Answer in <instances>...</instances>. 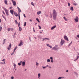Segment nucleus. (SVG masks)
Returning <instances> with one entry per match:
<instances>
[{"label":"nucleus","instance_id":"1","mask_svg":"<svg viewBox=\"0 0 79 79\" xmlns=\"http://www.w3.org/2000/svg\"><path fill=\"white\" fill-rule=\"evenodd\" d=\"M57 13L56 12L55 10H54L53 11V18L54 20H56V15Z\"/></svg>","mask_w":79,"mask_h":79},{"label":"nucleus","instance_id":"2","mask_svg":"<svg viewBox=\"0 0 79 79\" xmlns=\"http://www.w3.org/2000/svg\"><path fill=\"white\" fill-rule=\"evenodd\" d=\"M2 8L4 10H5V11L6 12V15H7V16H8L9 14H8V10L6 9V8L3 7H2Z\"/></svg>","mask_w":79,"mask_h":79},{"label":"nucleus","instance_id":"3","mask_svg":"<svg viewBox=\"0 0 79 79\" xmlns=\"http://www.w3.org/2000/svg\"><path fill=\"white\" fill-rule=\"evenodd\" d=\"M57 46H58V45H56L55 46V47H53L52 50H54L55 51H56V50H57V48H56Z\"/></svg>","mask_w":79,"mask_h":79},{"label":"nucleus","instance_id":"4","mask_svg":"<svg viewBox=\"0 0 79 79\" xmlns=\"http://www.w3.org/2000/svg\"><path fill=\"white\" fill-rule=\"evenodd\" d=\"M64 43V40H63L61 39V41H60V45H62Z\"/></svg>","mask_w":79,"mask_h":79},{"label":"nucleus","instance_id":"5","mask_svg":"<svg viewBox=\"0 0 79 79\" xmlns=\"http://www.w3.org/2000/svg\"><path fill=\"white\" fill-rule=\"evenodd\" d=\"M78 19H79L78 17H77V16L76 17V18L74 19V20H75L76 23L78 22Z\"/></svg>","mask_w":79,"mask_h":79},{"label":"nucleus","instance_id":"6","mask_svg":"<svg viewBox=\"0 0 79 79\" xmlns=\"http://www.w3.org/2000/svg\"><path fill=\"white\" fill-rule=\"evenodd\" d=\"M64 39H65V40H67V41H69V40L68 39V37H67V36L64 35Z\"/></svg>","mask_w":79,"mask_h":79},{"label":"nucleus","instance_id":"7","mask_svg":"<svg viewBox=\"0 0 79 79\" xmlns=\"http://www.w3.org/2000/svg\"><path fill=\"white\" fill-rule=\"evenodd\" d=\"M11 44H10L9 46L7 48V49L8 50H10V49H11Z\"/></svg>","mask_w":79,"mask_h":79},{"label":"nucleus","instance_id":"8","mask_svg":"<svg viewBox=\"0 0 79 79\" xmlns=\"http://www.w3.org/2000/svg\"><path fill=\"white\" fill-rule=\"evenodd\" d=\"M5 59H4L2 60V61H3L4 63L1 62L0 63V64H6L5 62Z\"/></svg>","mask_w":79,"mask_h":79},{"label":"nucleus","instance_id":"9","mask_svg":"<svg viewBox=\"0 0 79 79\" xmlns=\"http://www.w3.org/2000/svg\"><path fill=\"white\" fill-rule=\"evenodd\" d=\"M21 45H23V41H22V40L20 41V43L19 46H21Z\"/></svg>","mask_w":79,"mask_h":79},{"label":"nucleus","instance_id":"10","mask_svg":"<svg viewBox=\"0 0 79 79\" xmlns=\"http://www.w3.org/2000/svg\"><path fill=\"white\" fill-rule=\"evenodd\" d=\"M10 13L12 15H13V14L14 13V11H13V10H10Z\"/></svg>","mask_w":79,"mask_h":79},{"label":"nucleus","instance_id":"11","mask_svg":"<svg viewBox=\"0 0 79 79\" xmlns=\"http://www.w3.org/2000/svg\"><path fill=\"white\" fill-rule=\"evenodd\" d=\"M50 59H51V63H53V57H50Z\"/></svg>","mask_w":79,"mask_h":79},{"label":"nucleus","instance_id":"12","mask_svg":"<svg viewBox=\"0 0 79 79\" xmlns=\"http://www.w3.org/2000/svg\"><path fill=\"white\" fill-rule=\"evenodd\" d=\"M46 45L48 46V47H50L51 48H52V46L50 45V44H47Z\"/></svg>","mask_w":79,"mask_h":79},{"label":"nucleus","instance_id":"13","mask_svg":"<svg viewBox=\"0 0 79 79\" xmlns=\"http://www.w3.org/2000/svg\"><path fill=\"white\" fill-rule=\"evenodd\" d=\"M56 27V26H54L53 27H52L51 28V30H53V29H55Z\"/></svg>","mask_w":79,"mask_h":79},{"label":"nucleus","instance_id":"14","mask_svg":"<svg viewBox=\"0 0 79 79\" xmlns=\"http://www.w3.org/2000/svg\"><path fill=\"white\" fill-rule=\"evenodd\" d=\"M14 15L15 16H16V17L18 16V14H17V13H16V12H14Z\"/></svg>","mask_w":79,"mask_h":79},{"label":"nucleus","instance_id":"15","mask_svg":"<svg viewBox=\"0 0 79 79\" xmlns=\"http://www.w3.org/2000/svg\"><path fill=\"white\" fill-rule=\"evenodd\" d=\"M25 65V62L23 61L22 62V66H24Z\"/></svg>","mask_w":79,"mask_h":79},{"label":"nucleus","instance_id":"16","mask_svg":"<svg viewBox=\"0 0 79 79\" xmlns=\"http://www.w3.org/2000/svg\"><path fill=\"white\" fill-rule=\"evenodd\" d=\"M13 4L14 6H15L16 5V2L15 1H13Z\"/></svg>","mask_w":79,"mask_h":79},{"label":"nucleus","instance_id":"17","mask_svg":"<svg viewBox=\"0 0 79 79\" xmlns=\"http://www.w3.org/2000/svg\"><path fill=\"white\" fill-rule=\"evenodd\" d=\"M8 2V1L6 0H4V3L6 5H8V4L7 3V2Z\"/></svg>","mask_w":79,"mask_h":79},{"label":"nucleus","instance_id":"18","mask_svg":"<svg viewBox=\"0 0 79 79\" xmlns=\"http://www.w3.org/2000/svg\"><path fill=\"white\" fill-rule=\"evenodd\" d=\"M42 13V12L41 11H39V12H37V15H40V14H41V13Z\"/></svg>","mask_w":79,"mask_h":79},{"label":"nucleus","instance_id":"19","mask_svg":"<svg viewBox=\"0 0 79 79\" xmlns=\"http://www.w3.org/2000/svg\"><path fill=\"white\" fill-rule=\"evenodd\" d=\"M70 10H71L72 11H73L74 10L73 7L71 6L70 7Z\"/></svg>","mask_w":79,"mask_h":79},{"label":"nucleus","instance_id":"20","mask_svg":"<svg viewBox=\"0 0 79 79\" xmlns=\"http://www.w3.org/2000/svg\"><path fill=\"white\" fill-rule=\"evenodd\" d=\"M40 73H39L38 74V79H40Z\"/></svg>","mask_w":79,"mask_h":79},{"label":"nucleus","instance_id":"21","mask_svg":"<svg viewBox=\"0 0 79 79\" xmlns=\"http://www.w3.org/2000/svg\"><path fill=\"white\" fill-rule=\"evenodd\" d=\"M6 41V39H4V40H3V44H5V42Z\"/></svg>","mask_w":79,"mask_h":79},{"label":"nucleus","instance_id":"22","mask_svg":"<svg viewBox=\"0 0 79 79\" xmlns=\"http://www.w3.org/2000/svg\"><path fill=\"white\" fill-rule=\"evenodd\" d=\"M22 30V28L21 27H19V31L21 32Z\"/></svg>","mask_w":79,"mask_h":79},{"label":"nucleus","instance_id":"23","mask_svg":"<svg viewBox=\"0 0 79 79\" xmlns=\"http://www.w3.org/2000/svg\"><path fill=\"white\" fill-rule=\"evenodd\" d=\"M22 63V61H21L20 63H18V65L19 66H20L21 65V63Z\"/></svg>","mask_w":79,"mask_h":79},{"label":"nucleus","instance_id":"24","mask_svg":"<svg viewBox=\"0 0 79 79\" xmlns=\"http://www.w3.org/2000/svg\"><path fill=\"white\" fill-rule=\"evenodd\" d=\"M64 20H65L66 21H68V20H67V19L66 18H65V17H64Z\"/></svg>","mask_w":79,"mask_h":79},{"label":"nucleus","instance_id":"25","mask_svg":"<svg viewBox=\"0 0 79 79\" xmlns=\"http://www.w3.org/2000/svg\"><path fill=\"white\" fill-rule=\"evenodd\" d=\"M39 64L38 63H37V62H36V66H38Z\"/></svg>","mask_w":79,"mask_h":79},{"label":"nucleus","instance_id":"26","mask_svg":"<svg viewBox=\"0 0 79 79\" xmlns=\"http://www.w3.org/2000/svg\"><path fill=\"white\" fill-rule=\"evenodd\" d=\"M36 20L38 22V23H40V21H39V19L38 18L36 19Z\"/></svg>","mask_w":79,"mask_h":79},{"label":"nucleus","instance_id":"27","mask_svg":"<svg viewBox=\"0 0 79 79\" xmlns=\"http://www.w3.org/2000/svg\"><path fill=\"white\" fill-rule=\"evenodd\" d=\"M10 28H7V31H8V32H9L10 31Z\"/></svg>","mask_w":79,"mask_h":79},{"label":"nucleus","instance_id":"28","mask_svg":"<svg viewBox=\"0 0 79 79\" xmlns=\"http://www.w3.org/2000/svg\"><path fill=\"white\" fill-rule=\"evenodd\" d=\"M18 11L19 13L21 12V9H18Z\"/></svg>","mask_w":79,"mask_h":79},{"label":"nucleus","instance_id":"29","mask_svg":"<svg viewBox=\"0 0 79 79\" xmlns=\"http://www.w3.org/2000/svg\"><path fill=\"white\" fill-rule=\"evenodd\" d=\"M26 26V22H25L24 23V24L23 25V26Z\"/></svg>","mask_w":79,"mask_h":79},{"label":"nucleus","instance_id":"30","mask_svg":"<svg viewBox=\"0 0 79 79\" xmlns=\"http://www.w3.org/2000/svg\"><path fill=\"white\" fill-rule=\"evenodd\" d=\"M14 30V29H13V28H10V30L11 31H13V30Z\"/></svg>","mask_w":79,"mask_h":79},{"label":"nucleus","instance_id":"31","mask_svg":"<svg viewBox=\"0 0 79 79\" xmlns=\"http://www.w3.org/2000/svg\"><path fill=\"white\" fill-rule=\"evenodd\" d=\"M17 47H15V48L14 50V52H15V50H16V49H17Z\"/></svg>","mask_w":79,"mask_h":79},{"label":"nucleus","instance_id":"32","mask_svg":"<svg viewBox=\"0 0 79 79\" xmlns=\"http://www.w3.org/2000/svg\"><path fill=\"white\" fill-rule=\"evenodd\" d=\"M47 62H49L50 61V60L49 59H48L47 60Z\"/></svg>","mask_w":79,"mask_h":79},{"label":"nucleus","instance_id":"33","mask_svg":"<svg viewBox=\"0 0 79 79\" xmlns=\"http://www.w3.org/2000/svg\"><path fill=\"white\" fill-rule=\"evenodd\" d=\"M73 5H74L75 6H76L77 5V3H73Z\"/></svg>","mask_w":79,"mask_h":79},{"label":"nucleus","instance_id":"34","mask_svg":"<svg viewBox=\"0 0 79 79\" xmlns=\"http://www.w3.org/2000/svg\"><path fill=\"white\" fill-rule=\"evenodd\" d=\"M2 27H0V31H2Z\"/></svg>","mask_w":79,"mask_h":79},{"label":"nucleus","instance_id":"35","mask_svg":"<svg viewBox=\"0 0 79 79\" xmlns=\"http://www.w3.org/2000/svg\"><path fill=\"white\" fill-rule=\"evenodd\" d=\"M19 20H20V14H19Z\"/></svg>","mask_w":79,"mask_h":79},{"label":"nucleus","instance_id":"36","mask_svg":"<svg viewBox=\"0 0 79 79\" xmlns=\"http://www.w3.org/2000/svg\"><path fill=\"white\" fill-rule=\"evenodd\" d=\"M38 27H39V29H41V28L40 26L38 25Z\"/></svg>","mask_w":79,"mask_h":79},{"label":"nucleus","instance_id":"37","mask_svg":"<svg viewBox=\"0 0 79 79\" xmlns=\"http://www.w3.org/2000/svg\"><path fill=\"white\" fill-rule=\"evenodd\" d=\"M72 43H73V42H72V41H71V43H70V44H69V46H70V45H71V44H72Z\"/></svg>","mask_w":79,"mask_h":79},{"label":"nucleus","instance_id":"38","mask_svg":"<svg viewBox=\"0 0 79 79\" xmlns=\"http://www.w3.org/2000/svg\"><path fill=\"white\" fill-rule=\"evenodd\" d=\"M19 27V26H20V22H19L18 24Z\"/></svg>","mask_w":79,"mask_h":79},{"label":"nucleus","instance_id":"39","mask_svg":"<svg viewBox=\"0 0 79 79\" xmlns=\"http://www.w3.org/2000/svg\"><path fill=\"white\" fill-rule=\"evenodd\" d=\"M15 24H18V22L16 20L15 21Z\"/></svg>","mask_w":79,"mask_h":79},{"label":"nucleus","instance_id":"40","mask_svg":"<svg viewBox=\"0 0 79 79\" xmlns=\"http://www.w3.org/2000/svg\"><path fill=\"white\" fill-rule=\"evenodd\" d=\"M63 78L62 77H59L58 79H62Z\"/></svg>","mask_w":79,"mask_h":79},{"label":"nucleus","instance_id":"41","mask_svg":"<svg viewBox=\"0 0 79 79\" xmlns=\"http://www.w3.org/2000/svg\"><path fill=\"white\" fill-rule=\"evenodd\" d=\"M31 4L33 6H34V3L33 2H32L31 3Z\"/></svg>","mask_w":79,"mask_h":79},{"label":"nucleus","instance_id":"42","mask_svg":"<svg viewBox=\"0 0 79 79\" xmlns=\"http://www.w3.org/2000/svg\"><path fill=\"white\" fill-rule=\"evenodd\" d=\"M42 68H43V69H44V68H46V66H45V67L43 66Z\"/></svg>","mask_w":79,"mask_h":79},{"label":"nucleus","instance_id":"43","mask_svg":"<svg viewBox=\"0 0 79 79\" xmlns=\"http://www.w3.org/2000/svg\"><path fill=\"white\" fill-rule=\"evenodd\" d=\"M14 53H15V52L14 51L13 52L11 53V55H13V54H14Z\"/></svg>","mask_w":79,"mask_h":79},{"label":"nucleus","instance_id":"44","mask_svg":"<svg viewBox=\"0 0 79 79\" xmlns=\"http://www.w3.org/2000/svg\"><path fill=\"white\" fill-rule=\"evenodd\" d=\"M76 59H77V60H78V59H79V56H77V58Z\"/></svg>","mask_w":79,"mask_h":79},{"label":"nucleus","instance_id":"45","mask_svg":"<svg viewBox=\"0 0 79 79\" xmlns=\"http://www.w3.org/2000/svg\"><path fill=\"white\" fill-rule=\"evenodd\" d=\"M68 5L69 6H70V3H68Z\"/></svg>","mask_w":79,"mask_h":79},{"label":"nucleus","instance_id":"46","mask_svg":"<svg viewBox=\"0 0 79 79\" xmlns=\"http://www.w3.org/2000/svg\"><path fill=\"white\" fill-rule=\"evenodd\" d=\"M11 79H14V77H11Z\"/></svg>","mask_w":79,"mask_h":79},{"label":"nucleus","instance_id":"47","mask_svg":"<svg viewBox=\"0 0 79 79\" xmlns=\"http://www.w3.org/2000/svg\"><path fill=\"white\" fill-rule=\"evenodd\" d=\"M38 37L39 38H41V36H38Z\"/></svg>","mask_w":79,"mask_h":79},{"label":"nucleus","instance_id":"48","mask_svg":"<svg viewBox=\"0 0 79 79\" xmlns=\"http://www.w3.org/2000/svg\"><path fill=\"white\" fill-rule=\"evenodd\" d=\"M23 16L25 18H26V16H25V14H23Z\"/></svg>","mask_w":79,"mask_h":79},{"label":"nucleus","instance_id":"49","mask_svg":"<svg viewBox=\"0 0 79 79\" xmlns=\"http://www.w3.org/2000/svg\"><path fill=\"white\" fill-rule=\"evenodd\" d=\"M2 13L4 14V15H5V12H4V11H2Z\"/></svg>","mask_w":79,"mask_h":79},{"label":"nucleus","instance_id":"50","mask_svg":"<svg viewBox=\"0 0 79 79\" xmlns=\"http://www.w3.org/2000/svg\"><path fill=\"white\" fill-rule=\"evenodd\" d=\"M47 40H50V39L49 38H47Z\"/></svg>","mask_w":79,"mask_h":79},{"label":"nucleus","instance_id":"51","mask_svg":"<svg viewBox=\"0 0 79 79\" xmlns=\"http://www.w3.org/2000/svg\"><path fill=\"white\" fill-rule=\"evenodd\" d=\"M45 40V38L43 39V41H44V40Z\"/></svg>","mask_w":79,"mask_h":79},{"label":"nucleus","instance_id":"52","mask_svg":"<svg viewBox=\"0 0 79 79\" xmlns=\"http://www.w3.org/2000/svg\"><path fill=\"white\" fill-rule=\"evenodd\" d=\"M33 29L34 32H35V30H34V28H33Z\"/></svg>","mask_w":79,"mask_h":79},{"label":"nucleus","instance_id":"53","mask_svg":"<svg viewBox=\"0 0 79 79\" xmlns=\"http://www.w3.org/2000/svg\"><path fill=\"white\" fill-rule=\"evenodd\" d=\"M77 37H78V38H79V35H77Z\"/></svg>","mask_w":79,"mask_h":79},{"label":"nucleus","instance_id":"54","mask_svg":"<svg viewBox=\"0 0 79 79\" xmlns=\"http://www.w3.org/2000/svg\"><path fill=\"white\" fill-rule=\"evenodd\" d=\"M14 66L15 67V66H16V64H14Z\"/></svg>","mask_w":79,"mask_h":79},{"label":"nucleus","instance_id":"55","mask_svg":"<svg viewBox=\"0 0 79 79\" xmlns=\"http://www.w3.org/2000/svg\"><path fill=\"white\" fill-rule=\"evenodd\" d=\"M77 59H76L75 60H74V61H77Z\"/></svg>","mask_w":79,"mask_h":79},{"label":"nucleus","instance_id":"56","mask_svg":"<svg viewBox=\"0 0 79 79\" xmlns=\"http://www.w3.org/2000/svg\"><path fill=\"white\" fill-rule=\"evenodd\" d=\"M2 17H3V18H5V17H4V16H3V15H2Z\"/></svg>","mask_w":79,"mask_h":79},{"label":"nucleus","instance_id":"57","mask_svg":"<svg viewBox=\"0 0 79 79\" xmlns=\"http://www.w3.org/2000/svg\"><path fill=\"white\" fill-rule=\"evenodd\" d=\"M29 21H31V22H32V20L30 19L29 20Z\"/></svg>","mask_w":79,"mask_h":79},{"label":"nucleus","instance_id":"58","mask_svg":"<svg viewBox=\"0 0 79 79\" xmlns=\"http://www.w3.org/2000/svg\"><path fill=\"white\" fill-rule=\"evenodd\" d=\"M48 67V65H46V68H47V67Z\"/></svg>","mask_w":79,"mask_h":79},{"label":"nucleus","instance_id":"59","mask_svg":"<svg viewBox=\"0 0 79 79\" xmlns=\"http://www.w3.org/2000/svg\"><path fill=\"white\" fill-rule=\"evenodd\" d=\"M66 73H68V70H67L66 71Z\"/></svg>","mask_w":79,"mask_h":79},{"label":"nucleus","instance_id":"60","mask_svg":"<svg viewBox=\"0 0 79 79\" xmlns=\"http://www.w3.org/2000/svg\"><path fill=\"white\" fill-rule=\"evenodd\" d=\"M29 40H31V37H29Z\"/></svg>","mask_w":79,"mask_h":79},{"label":"nucleus","instance_id":"61","mask_svg":"<svg viewBox=\"0 0 79 79\" xmlns=\"http://www.w3.org/2000/svg\"><path fill=\"white\" fill-rule=\"evenodd\" d=\"M4 19H5V21H6V18H4Z\"/></svg>","mask_w":79,"mask_h":79},{"label":"nucleus","instance_id":"62","mask_svg":"<svg viewBox=\"0 0 79 79\" xmlns=\"http://www.w3.org/2000/svg\"><path fill=\"white\" fill-rule=\"evenodd\" d=\"M12 8V7H10V9H11Z\"/></svg>","mask_w":79,"mask_h":79},{"label":"nucleus","instance_id":"63","mask_svg":"<svg viewBox=\"0 0 79 79\" xmlns=\"http://www.w3.org/2000/svg\"><path fill=\"white\" fill-rule=\"evenodd\" d=\"M48 68H51V67L50 66H49Z\"/></svg>","mask_w":79,"mask_h":79},{"label":"nucleus","instance_id":"64","mask_svg":"<svg viewBox=\"0 0 79 79\" xmlns=\"http://www.w3.org/2000/svg\"><path fill=\"white\" fill-rule=\"evenodd\" d=\"M17 8H18V10H19V9H20L19 8V7H18Z\"/></svg>","mask_w":79,"mask_h":79}]
</instances>
